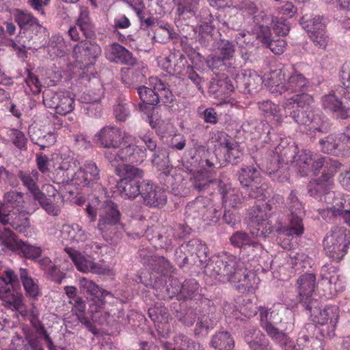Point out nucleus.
I'll return each mask as SVG.
<instances>
[{
    "label": "nucleus",
    "instance_id": "nucleus-1",
    "mask_svg": "<svg viewBox=\"0 0 350 350\" xmlns=\"http://www.w3.org/2000/svg\"><path fill=\"white\" fill-rule=\"evenodd\" d=\"M204 273L221 282L237 283L236 288L241 293L252 292L259 280L254 273L243 269L239 258L227 253L215 256L206 266Z\"/></svg>",
    "mask_w": 350,
    "mask_h": 350
},
{
    "label": "nucleus",
    "instance_id": "nucleus-2",
    "mask_svg": "<svg viewBox=\"0 0 350 350\" xmlns=\"http://www.w3.org/2000/svg\"><path fill=\"white\" fill-rule=\"evenodd\" d=\"M313 101V97L308 94H297L285 99L282 106L284 110L293 109L289 117L297 124L308 125L314 133H327L330 129L327 120L308 107Z\"/></svg>",
    "mask_w": 350,
    "mask_h": 350
},
{
    "label": "nucleus",
    "instance_id": "nucleus-3",
    "mask_svg": "<svg viewBox=\"0 0 350 350\" xmlns=\"http://www.w3.org/2000/svg\"><path fill=\"white\" fill-rule=\"evenodd\" d=\"M217 53L208 56L206 63L215 74L226 72L234 75L239 68L234 64L236 47L233 42L224 38L219 39L215 45Z\"/></svg>",
    "mask_w": 350,
    "mask_h": 350
},
{
    "label": "nucleus",
    "instance_id": "nucleus-4",
    "mask_svg": "<svg viewBox=\"0 0 350 350\" xmlns=\"http://www.w3.org/2000/svg\"><path fill=\"white\" fill-rule=\"evenodd\" d=\"M174 256L176 263L180 267L186 265L200 267L206 264L205 269L215 257L210 259L207 245L198 239H192L184 242L176 248Z\"/></svg>",
    "mask_w": 350,
    "mask_h": 350
},
{
    "label": "nucleus",
    "instance_id": "nucleus-5",
    "mask_svg": "<svg viewBox=\"0 0 350 350\" xmlns=\"http://www.w3.org/2000/svg\"><path fill=\"white\" fill-rule=\"evenodd\" d=\"M241 188V196L245 199L263 200L266 196L265 185L257 169L252 165H244L237 172Z\"/></svg>",
    "mask_w": 350,
    "mask_h": 350
},
{
    "label": "nucleus",
    "instance_id": "nucleus-6",
    "mask_svg": "<svg viewBox=\"0 0 350 350\" xmlns=\"http://www.w3.org/2000/svg\"><path fill=\"white\" fill-rule=\"evenodd\" d=\"M286 206L289 211L288 224L280 226L277 231L279 234L286 236L299 237L304 232L303 217L305 215V211L294 191L290 193L286 200Z\"/></svg>",
    "mask_w": 350,
    "mask_h": 350
},
{
    "label": "nucleus",
    "instance_id": "nucleus-7",
    "mask_svg": "<svg viewBox=\"0 0 350 350\" xmlns=\"http://www.w3.org/2000/svg\"><path fill=\"white\" fill-rule=\"evenodd\" d=\"M314 310H307L311 317H314L313 321L321 326L319 328L321 334L325 338L334 336L338 321V308L335 306H327L321 310L319 302L317 311Z\"/></svg>",
    "mask_w": 350,
    "mask_h": 350
},
{
    "label": "nucleus",
    "instance_id": "nucleus-8",
    "mask_svg": "<svg viewBox=\"0 0 350 350\" xmlns=\"http://www.w3.org/2000/svg\"><path fill=\"white\" fill-rule=\"evenodd\" d=\"M316 275L306 273L301 275L297 280L296 286L300 304L306 310L317 311L319 300L314 298L316 288Z\"/></svg>",
    "mask_w": 350,
    "mask_h": 350
},
{
    "label": "nucleus",
    "instance_id": "nucleus-9",
    "mask_svg": "<svg viewBox=\"0 0 350 350\" xmlns=\"http://www.w3.org/2000/svg\"><path fill=\"white\" fill-rule=\"evenodd\" d=\"M98 215V229L103 237L107 236L108 232L111 235V230L120 222L121 213L118 204L112 200H105L100 208Z\"/></svg>",
    "mask_w": 350,
    "mask_h": 350
},
{
    "label": "nucleus",
    "instance_id": "nucleus-10",
    "mask_svg": "<svg viewBox=\"0 0 350 350\" xmlns=\"http://www.w3.org/2000/svg\"><path fill=\"white\" fill-rule=\"evenodd\" d=\"M43 103L49 108L54 109L56 113L65 116L75 108V99L69 92H53L51 90L43 92Z\"/></svg>",
    "mask_w": 350,
    "mask_h": 350
},
{
    "label": "nucleus",
    "instance_id": "nucleus-11",
    "mask_svg": "<svg viewBox=\"0 0 350 350\" xmlns=\"http://www.w3.org/2000/svg\"><path fill=\"white\" fill-rule=\"evenodd\" d=\"M260 317V325L261 327L267 333V336L277 345L286 346L288 340V335L282 330L275 327L272 321L273 312L270 309L259 306L258 311Z\"/></svg>",
    "mask_w": 350,
    "mask_h": 350
},
{
    "label": "nucleus",
    "instance_id": "nucleus-12",
    "mask_svg": "<svg viewBox=\"0 0 350 350\" xmlns=\"http://www.w3.org/2000/svg\"><path fill=\"white\" fill-rule=\"evenodd\" d=\"M139 279L146 286H150L152 288L153 294L159 299H170L175 295L179 297L180 282L177 278L170 279L168 284L163 276H154V281L151 280L150 283L143 282L142 276H139Z\"/></svg>",
    "mask_w": 350,
    "mask_h": 350
},
{
    "label": "nucleus",
    "instance_id": "nucleus-13",
    "mask_svg": "<svg viewBox=\"0 0 350 350\" xmlns=\"http://www.w3.org/2000/svg\"><path fill=\"white\" fill-rule=\"evenodd\" d=\"M100 180V170L95 163H86L74 174L72 182L80 187H94L96 189H103L98 183Z\"/></svg>",
    "mask_w": 350,
    "mask_h": 350
},
{
    "label": "nucleus",
    "instance_id": "nucleus-14",
    "mask_svg": "<svg viewBox=\"0 0 350 350\" xmlns=\"http://www.w3.org/2000/svg\"><path fill=\"white\" fill-rule=\"evenodd\" d=\"M228 75L234 80L236 88L245 94L256 92L263 82L262 77L252 70H245L241 75L238 70L234 75Z\"/></svg>",
    "mask_w": 350,
    "mask_h": 350
},
{
    "label": "nucleus",
    "instance_id": "nucleus-15",
    "mask_svg": "<svg viewBox=\"0 0 350 350\" xmlns=\"http://www.w3.org/2000/svg\"><path fill=\"white\" fill-rule=\"evenodd\" d=\"M321 284L327 291V296L333 297L345 288L344 278L338 273V269L332 265L323 266L321 271Z\"/></svg>",
    "mask_w": 350,
    "mask_h": 350
},
{
    "label": "nucleus",
    "instance_id": "nucleus-16",
    "mask_svg": "<svg viewBox=\"0 0 350 350\" xmlns=\"http://www.w3.org/2000/svg\"><path fill=\"white\" fill-rule=\"evenodd\" d=\"M141 196L144 203L150 207H160L165 204L167 196L161 187L154 185L150 180H142Z\"/></svg>",
    "mask_w": 350,
    "mask_h": 350
},
{
    "label": "nucleus",
    "instance_id": "nucleus-17",
    "mask_svg": "<svg viewBox=\"0 0 350 350\" xmlns=\"http://www.w3.org/2000/svg\"><path fill=\"white\" fill-rule=\"evenodd\" d=\"M122 139L120 129L114 126H106L101 129L94 136L95 143L107 149H117Z\"/></svg>",
    "mask_w": 350,
    "mask_h": 350
},
{
    "label": "nucleus",
    "instance_id": "nucleus-18",
    "mask_svg": "<svg viewBox=\"0 0 350 350\" xmlns=\"http://www.w3.org/2000/svg\"><path fill=\"white\" fill-rule=\"evenodd\" d=\"M296 150L297 147L291 145L284 147L280 150L278 161H282V166L281 167H279L278 169H275L273 167L269 168V174L272 176L273 179H277L279 181L287 180V167L285 165H288V163H295L298 156Z\"/></svg>",
    "mask_w": 350,
    "mask_h": 350
},
{
    "label": "nucleus",
    "instance_id": "nucleus-19",
    "mask_svg": "<svg viewBox=\"0 0 350 350\" xmlns=\"http://www.w3.org/2000/svg\"><path fill=\"white\" fill-rule=\"evenodd\" d=\"M79 286L81 293L88 299L95 301L96 306L99 307L105 304L107 295H111L110 292L100 288L94 282L86 278L79 280Z\"/></svg>",
    "mask_w": 350,
    "mask_h": 350
},
{
    "label": "nucleus",
    "instance_id": "nucleus-20",
    "mask_svg": "<svg viewBox=\"0 0 350 350\" xmlns=\"http://www.w3.org/2000/svg\"><path fill=\"white\" fill-rule=\"evenodd\" d=\"M12 14L14 22L23 31L21 33L26 34L29 30H31L36 32V36L38 33L45 29L38 20L27 10L16 8L13 10Z\"/></svg>",
    "mask_w": 350,
    "mask_h": 350
},
{
    "label": "nucleus",
    "instance_id": "nucleus-21",
    "mask_svg": "<svg viewBox=\"0 0 350 350\" xmlns=\"http://www.w3.org/2000/svg\"><path fill=\"white\" fill-rule=\"evenodd\" d=\"M251 234L252 235L243 231H237L230 237L231 245L239 248L243 256L250 248L255 251L263 250V245L254 237L255 232H252Z\"/></svg>",
    "mask_w": 350,
    "mask_h": 350
},
{
    "label": "nucleus",
    "instance_id": "nucleus-22",
    "mask_svg": "<svg viewBox=\"0 0 350 350\" xmlns=\"http://www.w3.org/2000/svg\"><path fill=\"white\" fill-rule=\"evenodd\" d=\"M0 223L9 224L16 231L24 232L29 226V219L24 212H8L3 206H0Z\"/></svg>",
    "mask_w": 350,
    "mask_h": 350
},
{
    "label": "nucleus",
    "instance_id": "nucleus-23",
    "mask_svg": "<svg viewBox=\"0 0 350 350\" xmlns=\"http://www.w3.org/2000/svg\"><path fill=\"white\" fill-rule=\"evenodd\" d=\"M28 134L31 141L42 150L53 146L57 141V135L54 132L37 124L29 127Z\"/></svg>",
    "mask_w": 350,
    "mask_h": 350
},
{
    "label": "nucleus",
    "instance_id": "nucleus-24",
    "mask_svg": "<svg viewBox=\"0 0 350 350\" xmlns=\"http://www.w3.org/2000/svg\"><path fill=\"white\" fill-rule=\"evenodd\" d=\"M132 67L122 68V81L129 88H136L138 83H143L146 79L148 68L143 63L136 62Z\"/></svg>",
    "mask_w": 350,
    "mask_h": 350
},
{
    "label": "nucleus",
    "instance_id": "nucleus-25",
    "mask_svg": "<svg viewBox=\"0 0 350 350\" xmlns=\"http://www.w3.org/2000/svg\"><path fill=\"white\" fill-rule=\"evenodd\" d=\"M167 71L173 75L185 76L192 66L188 64L185 56L179 51L170 53L165 58Z\"/></svg>",
    "mask_w": 350,
    "mask_h": 350
},
{
    "label": "nucleus",
    "instance_id": "nucleus-26",
    "mask_svg": "<svg viewBox=\"0 0 350 350\" xmlns=\"http://www.w3.org/2000/svg\"><path fill=\"white\" fill-rule=\"evenodd\" d=\"M105 54L111 62L127 65H133L135 63L133 54L118 43H113L109 46Z\"/></svg>",
    "mask_w": 350,
    "mask_h": 350
},
{
    "label": "nucleus",
    "instance_id": "nucleus-27",
    "mask_svg": "<svg viewBox=\"0 0 350 350\" xmlns=\"http://www.w3.org/2000/svg\"><path fill=\"white\" fill-rule=\"evenodd\" d=\"M288 340L285 347L279 345L283 350H323L322 340L317 337L303 335L298 337L296 345L289 336Z\"/></svg>",
    "mask_w": 350,
    "mask_h": 350
},
{
    "label": "nucleus",
    "instance_id": "nucleus-28",
    "mask_svg": "<svg viewBox=\"0 0 350 350\" xmlns=\"http://www.w3.org/2000/svg\"><path fill=\"white\" fill-rule=\"evenodd\" d=\"M244 340L250 350H274L265 334L257 329H250L244 332Z\"/></svg>",
    "mask_w": 350,
    "mask_h": 350
},
{
    "label": "nucleus",
    "instance_id": "nucleus-29",
    "mask_svg": "<svg viewBox=\"0 0 350 350\" xmlns=\"http://www.w3.org/2000/svg\"><path fill=\"white\" fill-rule=\"evenodd\" d=\"M289 75V68L282 67L269 72L267 75V85L271 92L284 93L287 76Z\"/></svg>",
    "mask_w": 350,
    "mask_h": 350
},
{
    "label": "nucleus",
    "instance_id": "nucleus-30",
    "mask_svg": "<svg viewBox=\"0 0 350 350\" xmlns=\"http://www.w3.org/2000/svg\"><path fill=\"white\" fill-rule=\"evenodd\" d=\"M341 82L343 87L340 90L342 96V113L341 116L347 119L350 117V63L343 65L340 75Z\"/></svg>",
    "mask_w": 350,
    "mask_h": 350
},
{
    "label": "nucleus",
    "instance_id": "nucleus-31",
    "mask_svg": "<svg viewBox=\"0 0 350 350\" xmlns=\"http://www.w3.org/2000/svg\"><path fill=\"white\" fill-rule=\"evenodd\" d=\"M154 90H157L159 103H161L167 106L171 111L174 112L178 110V105L172 93V90L170 88V85L158 79L154 83Z\"/></svg>",
    "mask_w": 350,
    "mask_h": 350
},
{
    "label": "nucleus",
    "instance_id": "nucleus-32",
    "mask_svg": "<svg viewBox=\"0 0 350 350\" xmlns=\"http://www.w3.org/2000/svg\"><path fill=\"white\" fill-rule=\"evenodd\" d=\"M180 288L179 299L193 301L198 303L203 299L202 289L195 279L185 280L183 283H180Z\"/></svg>",
    "mask_w": 350,
    "mask_h": 350
},
{
    "label": "nucleus",
    "instance_id": "nucleus-33",
    "mask_svg": "<svg viewBox=\"0 0 350 350\" xmlns=\"http://www.w3.org/2000/svg\"><path fill=\"white\" fill-rule=\"evenodd\" d=\"M23 296L10 286H0V299L6 308L12 310H19L23 307Z\"/></svg>",
    "mask_w": 350,
    "mask_h": 350
},
{
    "label": "nucleus",
    "instance_id": "nucleus-34",
    "mask_svg": "<svg viewBox=\"0 0 350 350\" xmlns=\"http://www.w3.org/2000/svg\"><path fill=\"white\" fill-rule=\"evenodd\" d=\"M293 71H289L287 76L284 92L295 93L307 90L309 86L308 79L301 72L291 68Z\"/></svg>",
    "mask_w": 350,
    "mask_h": 350
},
{
    "label": "nucleus",
    "instance_id": "nucleus-35",
    "mask_svg": "<svg viewBox=\"0 0 350 350\" xmlns=\"http://www.w3.org/2000/svg\"><path fill=\"white\" fill-rule=\"evenodd\" d=\"M206 200H208V198L197 197L194 200L189 202L187 204L185 217L187 222L192 223L193 221L202 219L207 204Z\"/></svg>",
    "mask_w": 350,
    "mask_h": 350
},
{
    "label": "nucleus",
    "instance_id": "nucleus-36",
    "mask_svg": "<svg viewBox=\"0 0 350 350\" xmlns=\"http://www.w3.org/2000/svg\"><path fill=\"white\" fill-rule=\"evenodd\" d=\"M172 310L175 318L187 327L192 326L198 319L196 309L187 308L178 303L172 304Z\"/></svg>",
    "mask_w": 350,
    "mask_h": 350
},
{
    "label": "nucleus",
    "instance_id": "nucleus-37",
    "mask_svg": "<svg viewBox=\"0 0 350 350\" xmlns=\"http://www.w3.org/2000/svg\"><path fill=\"white\" fill-rule=\"evenodd\" d=\"M222 77L213 78L210 82L208 91L215 96H221L232 92L234 90V85L229 79L228 75L222 72Z\"/></svg>",
    "mask_w": 350,
    "mask_h": 350
},
{
    "label": "nucleus",
    "instance_id": "nucleus-38",
    "mask_svg": "<svg viewBox=\"0 0 350 350\" xmlns=\"http://www.w3.org/2000/svg\"><path fill=\"white\" fill-rule=\"evenodd\" d=\"M16 176L33 198L41 192L38 185L39 173L36 170L31 171L20 170Z\"/></svg>",
    "mask_w": 350,
    "mask_h": 350
},
{
    "label": "nucleus",
    "instance_id": "nucleus-39",
    "mask_svg": "<svg viewBox=\"0 0 350 350\" xmlns=\"http://www.w3.org/2000/svg\"><path fill=\"white\" fill-rule=\"evenodd\" d=\"M324 239L348 250L350 245V230L343 227L335 226Z\"/></svg>",
    "mask_w": 350,
    "mask_h": 350
},
{
    "label": "nucleus",
    "instance_id": "nucleus-40",
    "mask_svg": "<svg viewBox=\"0 0 350 350\" xmlns=\"http://www.w3.org/2000/svg\"><path fill=\"white\" fill-rule=\"evenodd\" d=\"M116 173L120 178L129 181H135V183L142 184L144 172L143 170L129 164H123L115 170Z\"/></svg>",
    "mask_w": 350,
    "mask_h": 350
},
{
    "label": "nucleus",
    "instance_id": "nucleus-41",
    "mask_svg": "<svg viewBox=\"0 0 350 350\" xmlns=\"http://www.w3.org/2000/svg\"><path fill=\"white\" fill-rule=\"evenodd\" d=\"M146 155V150L136 145L130 144L122 148L123 162L139 164L144 161Z\"/></svg>",
    "mask_w": 350,
    "mask_h": 350
},
{
    "label": "nucleus",
    "instance_id": "nucleus-42",
    "mask_svg": "<svg viewBox=\"0 0 350 350\" xmlns=\"http://www.w3.org/2000/svg\"><path fill=\"white\" fill-rule=\"evenodd\" d=\"M18 275L22 282L26 295L36 300L40 294V288L36 281L29 276L27 269L20 268Z\"/></svg>",
    "mask_w": 350,
    "mask_h": 350
},
{
    "label": "nucleus",
    "instance_id": "nucleus-43",
    "mask_svg": "<svg viewBox=\"0 0 350 350\" xmlns=\"http://www.w3.org/2000/svg\"><path fill=\"white\" fill-rule=\"evenodd\" d=\"M63 239L70 242H83L87 239V235L82 228L77 224L64 225L61 230Z\"/></svg>",
    "mask_w": 350,
    "mask_h": 350
},
{
    "label": "nucleus",
    "instance_id": "nucleus-44",
    "mask_svg": "<svg viewBox=\"0 0 350 350\" xmlns=\"http://www.w3.org/2000/svg\"><path fill=\"white\" fill-rule=\"evenodd\" d=\"M218 188L224 201L230 206L234 208L241 204L242 198L239 191L228 187L221 180L219 181Z\"/></svg>",
    "mask_w": 350,
    "mask_h": 350
},
{
    "label": "nucleus",
    "instance_id": "nucleus-45",
    "mask_svg": "<svg viewBox=\"0 0 350 350\" xmlns=\"http://www.w3.org/2000/svg\"><path fill=\"white\" fill-rule=\"evenodd\" d=\"M301 25L307 31L308 35H312V33H321L326 30V20L320 16H315L312 18H307L306 16H302L301 18Z\"/></svg>",
    "mask_w": 350,
    "mask_h": 350
},
{
    "label": "nucleus",
    "instance_id": "nucleus-46",
    "mask_svg": "<svg viewBox=\"0 0 350 350\" xmlns=\"http://www.w3.org/2000/svg\"><path fill=\"white\" fill-rule=\"evenodd\" d=\"M75 51H77L81 57L89 61L95 59L101 53V48L98 44L86 40L81 41L77 44Z\"/></svg>",
    "mask_w": 350,
    "mask_h": 350
},
{
    "label": "nucleus",
    "instance_id": "nucleus-47",
    "mask_svg": "<svg viewBox=\"0 0 350 350\" xmlns=\"http://www.w3.org/2000/svg\"><path fill=\"white\" fill-rule=\"evenodd\" d=\"M142 184L135 183L134 181H129L120 178L118 182L117 187L122 197L127 199L136 198L142 193Z\"/></svg>",
    "mask_w": 350,
    "mask_h": 350
},
{
    "label": "nucleus",
    "instance_id": "nucleus-48",
    "mask_svg": "<svg viewBox=\"0 0 350 350\" xmlns=\"http://www.w3.org/2000/svg\"><path fill=\"white\" fill-rule=\"evenodd\" d=\"M76 25L86 38H92L94 36V25L90 18L89 12L87 9L81 10Z\"/></svg>",
    "mask_w": 350,
    "mask_h": 350
},
{
    "label": "nucleus",
    "instance_id": "nucleus-49",
    "mask_svg": "<svg viewBox=\"0 0 350 350\" xmlns=\"http://www.w3.org/2000/svg\"><path fill=\"white\" fill-rule=\"evenodd\" d=\"M211 346L217 350H232L234 347V342L228 332H219L213 336Z\"/></svg>",
    "mask_w": 350,
    "mask_h": 350
},
{
    "label": "nucleus",
    "instance_id": "nucleus-50",
    "mask_svg": "<svg viewBox=\"0 0 350 350\" xmlns=\"http://www.w3.org/2000/svg\"><path fill=\"white\" fill-rule=\"evenodd\" d=\"M22 255L23 257L35 260L38 258L42 252L40 247L35 246L22 240H18L13 250Z\"/></svg>",
    "mask_w": 350,
    "mask_h": 350
},
{
    "label": "nucleus",
    "instance_id": "nucleus-51",
    "mask_svg": "<svg viewBox=\"0 0 350 350\" xmlns=\"http://www.w3.org/2000/svg\"><path fill=\"white\" fill-rule=\"evenodd\" d=\"M322 105L325 110L329 111L335 114L337 118L345 120V117L341 116L342 113V101L333 94L325 95L321 98Z\"/></svg>",
    "mask_w": 350,
    "mask_h": 350
},
{
    "label": "nucleus",
    "instance_id": "nucleus-52",
    "mask_svg": "<svg viewBox=\"0 0 350 350\" xmlns=\"http://www.w3.org/2000/svg\"><path fill=\"white\" fill-rule=\"evenodd\" d=\"M325 255L332 261L340 262L347 254L348 250L342 249L340 246L324 239L323 241Z\"/></svg>",
    "mask_w": 350,
    "mask_h": 350
},
{
    "label": "nucleus",
    "instance_id": "nucleus-53",
    "mask_svg": "<svg viewBox=\"0 0 350 350\" xmlns=\"http://www.w3.org/2000/svg\"><path fill=\"white\" fill-rule=\"evenodd\" d=\"M216 180L211 178L206 174L197 172L189 178L191 186L198 192L206 191Z\"/></svg>",
    "mask_w": 350,
    "mask_h": 350
},
{
    "label": "nucleus",
    "instance_id": "nucleus-54",
    "mask_svg": "<svg viewBox=\"0 0 350 350\" xmlns=\"http://www.w3.org/2000/svg\"><path fill=\"white\" fill-rule=\"evenodd\" d=\"M311 152L302 150L295 161V167L301 176H306L311 172Z\"/></svg>",
    "mask_w": 350,
    "mask_h": 350
},
{
    "label": "nucleus",
    "instance_id": "nucleus-55",
    "mask_svg": "<svg viewBox=\"0 0 350 350\" xmlns=\"http://www.w3.org/2000/svg\"><path fill=\"white\" fill-rule=\"evenodd\" d=\"M224 144L227 148L226 161L233 165L241 163L243 160V153L240 150L237 143H232L228 139H225Z\"/></svg>",
    "mask_w": 350,
    "mask_h": 350
},
{
    "label": "nucleus",
    "instance_id": "nucleus-56",
    "mask_svg": "<svg viewBox=\"0 0 350 350\" xmlns=\"http://www.w3.org/2000/svg\"><path fill=\"white\" fill-rule=\"evenodd\" d=\"M220 22L219 16L214 18L208 9H202L200 12V29L204 33H212L215 28V22Z\"/></svg>",
    "mask_w": 350,
    "mask_h": 350
},
{
    "label": "nucleus",
    "instance_id": "nucleus-57",
    "mask_svg": "<svg viewBox=\"0 0 350 350\" xmlns=\"http://www.w3.org/2000/svg\"><path fill=\"white\" fill-rule=\"evenodd\" d=\"M24 194L22 192L16 191H10L6 192L3 196V206L5 205L11 206L14 208H17L20 211L24 207Z\"/></svg>",
    "mask_w": 350,
    "mask_h": 350
},
{
    "label": "nucleus",
    "instance_id": "nucleus-58",
    "mask_svg": "<svg viewBox=\"0 0 350 350\" xmlns=\"http://www.w3.org/2000/svg\"><path fill=\"white\" fill-rule=\"evenodd\" d=\"M139 99L143 103H146L149 105H157L159 104L158 95L157 90L148 88L144 85H140L135 88Z\"/></svg>",
    "mask_w": 350,
    "mask_h": 350
},
{
    "label": "nucleus",
    "instance_id": "nucleus-59",
    "mask_svg": "<svg viewBox=\"0 0 350 350\" xmlns=\"http://www.w3.org/2000/svg\"><path fill=\"white\" fill-rule=\"evenodd\" d=\"M172 238H174L172 228H162L157 232L154 241L159 247L167 250L172 245Z\"/></svg>",
    "mask_w": 350,
    "mask_h": 350
},
{
    "label": "nucleus",
    "instance_id": "nucleus-60",
    "mask_svg": "<svg viewBox=\"0 0 350 350\" xmlns=\"http://www.w3.org/2000/svg\"><path fill=\"white\" fill-rule=\"evenodd\" d=\"M152 163L159 170H167L170 167L168 151L159 148L152 156Z\"/></svg>",
    "mask_w": 350,
    "mask_h": 350
},
{
    "label": "nucleus",
    "instance_id": "nucleus-61",
    "mask_svg": "<svg viewBox=\"0 0 350 350\" xmlns=\"http://www.w3.org/2000/svg\"><path fill=\"white\" fill-rule=\"evenodd\" d=\"M37 200L40 206L45 210V211L53 216H57L60 213V208L52 202L51 200L48 198L43 192H40L37 196L33 198Z\"/></svg>",
    "mask_w": 350,
    "mask_h": 350
},
{
    "label": "nucleus",
    "instance_id": "nucleus-62",
    "mask_svg": "<svg viewBox=\"0 0 350 350\" xmlns=\"http://www.w3.org/2000/svg\"><path fill=\"white\" fill-rule=\"evenodd\" d=\"M149 317L157 323H167L169 320V312L167 309L163 305H155L148 310Z\"/></svg>",
    "mask_w": 350,
    "mask_h": 350
},
{
    "label": "nucleus",
    "instance_id": "nucleus-63",
    "mask_svg": "<svg viewBox=\"0 0 350 350\" xmlns=\"http://www.w3.org/2000/svg\"><path fill=\"white\" fill-rule=\"evenodd\" d=\"M198 5L196 0H183L178 4L177 12L184 18H190L196 15Z\"/></svg>",
    "mask_w": 350,
    "mask_h": 350
},
{
    "label": "nucleus",
    "instance_id": "nucleus-64",
    "mask_svg": "<svg viewBox=\"0 0 350 350\" xmlns=\"http://www.w3.org/2000/svg\"><path fill=\"white\" fill-rule=\"evenodd\" d=\"M338 153L344 156H350V125L346 127L344 133L339 135L337 139Z\"/></svg>",
    "mask_w": 350,
    "mask_h": 350
}]
</instances>
